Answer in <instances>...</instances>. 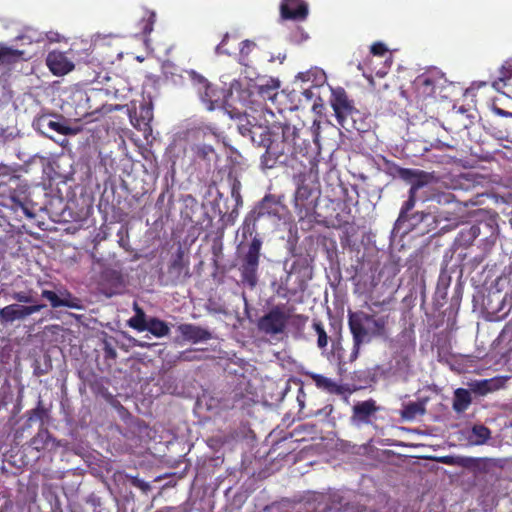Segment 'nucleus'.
<instances>
[{"label": "nucleus", "instance_id": "a211bd4d", "mask_svg": "<svg viewBox=\"0 0 512 512\" xmlns=\"http://www.w3.org/2000/svg\"><path fill=\"white\" fill-rule=\"evenodd\" d=\"M312 379L314 380V382L318 388L326 390L329 393H335V394L341 393L340 386L337 385L330 378H327V377L319 375V374H314V375H312Z\"/></svg>", "mask_w": 512, "mask_h": 512}, {"label": "nucleus", "instance_id": "aec40b11", "mask_svg": "<svg viewBox=\"0 0 512 512\" xmlns=\"http://www.w3.org/2000/svg\"><path fill=\"white\" fill-rule=\"evenodd\" d=\"M195 159L210 161L215 152L211 145L195 144L191 147Z\"/></svg>", "mask_w": 512, "mask_h": 512}, {"label": "nucleus", "instance_id": "9d476101", "mask_svg": "<svg viewBox=\"0 0 512 512\" xmlns=\"http://www.w3.org/2000/svg\"><path fill=\"white\" fill-rule=\"evenodd\" d=\"M178 330L184 339L193 343L205 341L210 338L208 331L191 324H182L178 327Z\"/></svg>", "mask_w": 512, "mask_h": 512}, {"label": "nucleus", "instance_id": "f3484780", "mask_svg": "<svg viewBox=\"0 0 512 512\" xmlns=\"http://www.w3.org/2000/svg\"><path fill=\"white\" fill-rule=\"evenodd\" d=\"M147 331L151 332L156 337H163L169 334V326L162 320L157 318H150L147 320Z\"/></svg>", "mask_w": 512, "mask_h": 512}, {"label": "nucleus", "instance_id": "72a5a7b5", "mask_svg": "<svg viewBox=\"0 0 512 512\" xmlns=\"http://www.w3.org/2000/svg\"><path fill=\"white\" fill-rule=\"evenodd\" d=\"M228 39V34H226L223 38V40L221 41V43L216 47V54L220 55V54H228L227 51L223 50V46L225 45L226 43V40Z\"/></svg>", "mask_w": 512, "mask_h": 512}, {"label": "nucleus", "instance_id": "c9c22d12", "mask_svg": "<svg viewBox=\"0 0 512 512\" xmlns=\"http://www.w3.org/2000/svg\"><path fill=\"white\" fill-rule=\"evenodd\" d=\"M46 36L50 41L57 42L60 40V35L58 33L50 32Z\"/></svg>", "mask_w": 512, "mask_h": 512}, {"label": "nucleus", "instance_id": "c85d7f7f", "mask_svg": "<svg viewBox=\"0 0 512 512\" xmlns=\"http://www.w3.org/2000/svg\"><path fill=\"white\" fill-rule=\"evenodd\" d=\"M255 47V43L250 41V40H245L241 43V47H240V55H241V60L247 56L251 51L252 49Z\"/></svg>", "mask_w": 512, "mask_h": 512}, {"label": "nucleus", "instance_id": "423d86ee", "mask_svg": "<svg viewBox=\"0 0 512 512\" xmlns=\"http://www.w3.org/2000/svg\"><path fill=\"white\" fill-rule=\"evenodd\" d=\"M330 103L339 123H342L344 118L348 116L353 110V105L348 100L347 95L343 89L332 90Z\"/></svg>", "mask_w": 512, "mask_h": 512}, {"label": "nucleus", "instance_id": "6e6552de", "mask_svg": "<svg viewBox=\"0 0 512 512\" xmlns=\"http://www.w3.org/2000/svg\"><path fill=\"white\" fill-rule=\"evenodd\" d=\"M200 83L202 84L204 91H199V93L202 101L206 103L207 109L213 110L216 107L221 106L224 99V92L212 88L210 85L206 84L205 81L202 79Z\"/></svg>", "mask_w": 512, "mask_h": 512}, {"label": "nucleus", "instance_id": "f704fd0d", "mask_svg": "<svg viewBox=\"0 0 512 512\" xmlns=\"http://www.w3.org/2000/svg\"><path fill=\"white\" fill-rule=\"evenodd\" d=\"M494 111L498 115L505 116V117H512V113L511 112H507V111H505V110H503L501 108L495 107Z\"/></svg>", "mask_w": 512, "mask_h": 512}, {"label": "nucleus", "instance_id": "f257e3e1", "mask_svg": "<svg viewBox=\"0 0 512 512\" xmlns=\"http://www.w3.org/2000/svg\"><path fill=\"white\" fill-rule=\"evenodd\" d=\"M348 323L354 340V354L359 352L360 345L369 342L371 337H384L387 335V319L375 318L364 312H350Z\"/></svg>", "mask_w": 512, "mask_h": 512}, {"label": "nucleus", "instance_id": "20e7f679", "mask_svg": "<svg viewBox=\"0 0 512 512\" xmlns=\"http://www.w3.org/2000/svg\"><path fill=\"white\" fill-rule=\"evenodd\" d=\"M44 305L24 306L20 304H10L0 309V321L11 323L16 320H22L26 317L39 312Z\"/></svg>", "mask_w": 512, "mask_h": 512}, {"label": "nucleus", "instance_id": "ddd939ff", "mask_svg": "<svg viewBox=\"0 0 512 512\" xmlns=\"http://www.w3.org/2000/svg\"><path fill=\"white\" fill-rule=\"evenodd\" d=\"M506 379L503 377H496L492 379H486L477 381L474 384V388L480 394H487L502 388L505 384Z\"/></svg>", "mask_w": 512, "mask_h": 512}, {"label": "nucleus", "instance_id": "dca6fc26", "mask_svg": "<svg viewBox=\"0 0 512 512\" xmlns=\"http://www.w3.org/2000/svg\"><path fill=\"white\" fill-rule=\"evenodd\" d=\"M471 403L470 393L465 389H457L455 391L453 408L457 412L465 411Z\"/></svg>", "mask_w": 512, "mask_h": 512}, {"label": "nucleus", "instance_id": "0eeeda50", "mask_svg": "<svg viewBox=\"0 0 512 512\" xmlns=\"http://www.w3.org/2000/svg\"><path fill=\"white\" fill-rule=\"evenodd\" d=\"M280 10L284 19L304 20L308 14V6L303 0H283Z\"/></svg>", "mask_w": 512, "mask_h": 512}, {"label": "nucleus", "instance_id": "58836bf2", "mask_svg": "<svg viewBox=\"0 0 512 512\" xmlns=\"http://www.w3.org/2000/svg\"><path fill=\"white\" fill-rule=\"evenodd\" d=\"M303 95L309 100L312 98V92L308 89L304 90Z\"/></svg>", "mask_w": 512, "mask_h": 512}, {"label": "nucleus", "instance_id": "7ed1b4c3", "mask_svg": "<svg viewBox=\"0 0 512 512\" xmlns=\"http://www.w3.org/2000/svg\"><path fill=\"white\" fill-rule=\"evenodd\" d=\"M287 320L288 316L280 309L275 308L259 320L258 327L266 334H278L283 332Z\"/></svg>", "mask_w": 512, "mask_h": 512}, {"label": "nucleus", "instance_id": "f03ea898", "mask_svg": "<svg viewBox=\"0 0 512 512\" xmlns=\"http://www.w3.org/2000/svg\"><path fill=\"white\" fill-rule=\"evenodd\" d=\"M261 245V240L254 238L249 245L247 253L243 257L242 264L240 266L243 281L251 287L255 286L257 282V270Z\"/></svg>", "mask_w": 512, "mask_h": 512}, {"label": "nucleus", "instance_id": "e433bc0d", "mask_svg": "<svg viewBox=\"0 0 512 512\" xmlns=\"http://www.w3.org/2000/svg\"><path fill=\"white\" fill-rule=\"evenodd\" d=\"M153 29V20H150L146 25H145V33H150Z\"/></svg>", "mask_w": 512, "mask_h": 512}, {"label": "nucleus", "instance_id": "7c9ffc66", "mask_svg": "<svg viewBox=\"0 0 512 512\" xmlns=\"http://www.w3.org/2000/svg\"><path fill=\"white\" fill-rule=\"evenodd\" d=\"M13 299H15L16 301H18L20 303H30V302H32V298L30 296H28L24 292H16V293H14L13 294Z\"/></svg>", "mask_w": 512, "mask_h": 512}, {"label": "nucleus", "instance_id": "393cba45", "mask_svg": "<svg viewBox=\"0 0 512 512\" xmlns=\"http://www.w3.org/2000/svg\"><path fill=\"white\" fill-rule=\"evenodd\" d=\"M42 297L46 298L50 302V304H51V306L53 308H57V307H61L62 306V303H61V300H63L62 293L60 295H57L53 291L43 290L42 291Z\"/></svg>", "mask_w": 512, "mask_h": 512}, {"label": "nucleus", "instance_id": "5701e85b", "mask_svg": "<svg viewBox=\"0 0 512 512\" xmlns=\"http://www.w3.org/2000/svg\"><path fill=\"white\" fill-rule=\"evenodd\" d=\"M493 87L496 90H501L502 88H506L505 94L512 98V73L507 78H500L498 81L493 83Z\"/></svg>", "mask_w": 512, "mask_h": 512}, {"label": "nucleus", "instance_id": "412c9836", "mask_svg": "<svg viewBox=\"0 0 512 512\" xmlns=\"http://www.w3.org/2000/svg\"><path fill=\"white\" fill-rule=\"evenodd\" d=\"M490 438V430L483 425H476L472 428L470 440L475 445L484 444Z\"/></svg>", "mask_w": 512, "mask_h": 512}, {"label": "nucleus", "instance_id": "a878e982", "mask_svg": "<svg viewBox=\"0 0 512 512\" xmlns=\"http://www.w3.org/2000/svg\"><path fill=\"white\" fill-rule=\"evenodd\" d=\"M313 327L318 335V340H317L318 346L320 348L326 347L327 343H328V337H327V334H326L322 324L319 322H315L313 324Z\"/></svg>", "mask_w": 512, "mask_h": 512}, {"label": "nucleus", "instance_id": "4be33fe9", "mask_svg": "<svg viewBox=\"0 0 512 512\" xmlns=\"http://www.w3.org/2000/svg\"><path fill=\"white\" fill-rule=\"evenodd\" d=\"M134 309L136 311V315L129 320V326L139 331H145L147 329L145 314L136 304Z\"/></svg>", "mask_w": 512, "mask_h": 512}, {"label": "nucleus", "instance_id": "1a4fd4ad", "mask_svg": "<svg viewBox=\"0 0 512 512\" xmlns=\"http://www.w3.org/2000/svg\"><path fill=\"white\" fill-rule=\"evenodd\" d=\"M240 132L243 135L248 134L253 142L258 143L264 147H268L270 145V133L266 127L253 125L251 127H246L245 125H241L239 127Z\"/></svg>", "mask_w": 512, "mask_h": 512}, {"label": "nucleus", "instance_id": "c756f323", "mask_svg": "<svg viewBox=\"0 0 512 512\" xmlns=\"http://www.w3.org/2000/svg\"><path fill=\"white\" fill-rule=\"evenodd\" d=\"M278 86V83H274L272 89H265L263 86H261L260 92L263 94L264 97H267L268 99L273 101L277 95L275 90L278 88Z\"/></svg>", "mask_w": 512, "mask_h": 512}, {"label": "nucleus", "instance_id": "b1692460", "mask_svg": "<svg viewBox=\"0 0 512 512\" xmlns=\"http://www.w3.org/2000/svg\"><path fill=\"white\" fill-rule=\"evenodd\" d=\"M40 123H43V124H46V126L60 134H63V135H68L71 133V129L68 128V127H65L63 125H61L60 123L58 122H55V121H52V120H48L46 118H42L40 119Z\"/></svg>", "mask_w": 512, "mask_h": 512}, {"label": "nucleus", "instance_id": "4468645a", "mask_svg": "<svg viewBox=\"0 0 512 512\" xmlns=\"http://www.w3.org/2000/svg\"><path fill=\"white\" fill-rule=\"evenodd\" d=\"M405 175L411 181L412 186L409 194H412V196H415L416 191L426 185L430 178L427 174L412 170L405 171Z\"/></svg>", "mask_w": 512, "mask_h": 512}, {"label": "nucleus", "instance_id": "9b49d317", "mask_svg": "<svg viewBox=\"0 0 512 512\" xmlns=\"http://www.w3.org/2000/svg\"><path fill=\"white\" fill-rule=\"evenodd\" d=\"M326 81L325 72L317 67L311 68L305 72H299L295 76V83H307L311 82L314 86H321Z\"/></svg>", "mask_w": 512, "mask_h": 512}, {"label": "nucleus", "instance_id": "473e14b6", "mask_svg": "<svg viewBox=\"0 0 512 512\" xmlns=\"http://www.w3.org/2000/svg\"><path fill=\"white\" fill-rule=\"evenodd\" d=\"M414 205H415V196H412V194H410L409 199L405 202V204L403 206L402 213L409 211L410 209H412L414 207Z\"/></svg>", "mask_w": 512, "mask_h": 512}, {"label": "nucleus", "instance_id": "f8f14e48", "mask_svg": "<svg viewBox=\"0 0 512 512\" xmlns=\"http://www.w3.org/2000/svg\"><path fill=\"white\" fill-rule=\"evenodd\" d=\"M376 411L375 402L373 400L357 403L353 407L354 421L365 422Z\"/></svg>", "mask_w": 512, "mask_h": 512}, {"label": "nucleus", "instance_id": "39448f33", "mask_svg": "<svg viewBox=\"0 0 512 512\" xmlns=\"http://www.w3.org/2000/svg\"><path fill=\"white\" fill-rule=\"evenodd\" d=\"M46 64L56 76H62L73 70L74 64L63 52L52 51L47 55Z\"/></svg>", "mask_w": 512, "mask_h": 512}, {"label": "nucleus", "instance_id": "bb28decb", "mask_svg": "<svg viewBox=\"0 0 512 512\" xmlns=\"http://www.w3.org/2000/svg\"><path fill=\"white\" fill-rule=\"evenodd\" d=\"M310 191L306 186H299L295 193L296 205H303L304 202L309 198Z\"/></svg>", "mask_w": 512, "mask_h": 512}, {"label": "nucleus", "instance_id": "4c0bfd02", "mask_svg": "<svg viewBox=\"0 0 512 512\" xmlns=\"http://www.w3.org/2000/svg\"><path fill=\"white\" fill-rule=\"evenodd\" d=\"M443 462L446 463V464H459V462L457 461H454L453 458L451 457H445L443 459Z\"/></svg>", "mask_w": 512, "mask_h": 512}, {"label": "nucleus", "instance_id": "2f4dec72", "mask_svg": "<svg viewBox=\"0 0 512 512\" xmlns=\"http://www.w3.org/2000/svg\"><path fill=\"white\" fill-rule=\"evenodd\" d=\"M387 51L386 47L382 43H375L371 47V52L374 55H383Z\"/></svg>", "mask_w": 512, "mask_h": 512}, {"label": "nucleus", "instance_id": "2eb2a0df", "mask_svg": "<svg viewBox=\"0 0 512 512\" xmlns=\"http://www.w3.org/2000/svg\"><path fill=\"white\" fill-rule=\"evenodd\" d=\"M23 51L14 49L4 43H0V64H10L23 56Z\"/></svg>", "mask_w": 512, "mask_h": 512}, {"label": "nucleus", "instance_id": "6ab92c4d", "mask_svg": "<svg viewBox=\"0 0 512 512\" xmlns=\"http://www.w3.org/2000/svg\"><path fill=\"white\" fill-rule=\"evenodd\" d=\"M425 406L423 402H410L406 404L401 412L403 418L412 420L417 416L423 415Z\"/></svg>", "mask_w": 512, "mask_h": 512}, {"label": "nucleus", "instance_id": "cd10ccee", "mask_svg": "<svg viewBox=\"0 0 512 512\" xmlns=\"http://www.w3.org/2000/svg\"><path fill=\"white\" fill-rule=\"evenodd\" d=\"M61 300L62 306L73 308V309H82L79 301L76 298H73L68 292L62 293Z\"/></svg>", "mask_w": 512, "mask_h": 512}]
</instances>
